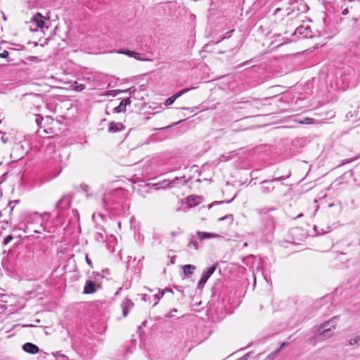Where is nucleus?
<instances>
[{
    "label": "nucleus",
    "mask_w": 360,
    "mask_h": 360,
    "mask_svg": "<svg viewBox=\"0 0 360 360\" xmlns=\"http://www.w3.org/2000/svg\"><path fill=\"white\" fill-rule=\"evenodd\" d=\"M335 318H333L330 320L322 323L317 329L316 338L319 341H322L333 336V333L331 330L335 328Z\"/></svg>",
    "instance_id": "obj_1"
},
{
    "label": "nucleus",
    "mask_w": 360,
    "mask_h": 360,
    "mask_svg": "<svg viewBox=\"0 0 360 360\" xmlns=\"http://www.w3.org/2000/svg\"><path fill=\"white\" fill-rule=\"evenodd\" d=\"M217 237H218V235L216 233H210L198 231H196V236L193 234L190 236L187 246L189 248H193L194 250H197L200 247L198 240L202 241L205 239Z\"/></svg>",
    "instance_id": "obj_2"
},
{
    "label": "nucleus",
    "mask_w": 360,
    "mask_h": 360,
    "mask_svg": "<svg viewBox=\"0 0 360 360\" xmlns=\"http://www.w3.org/2000/svg\"><path fill=\"white\" fill-rule=\"evenodd\" d=\"M71 204L70 195L63 196L56 205V209L63 211L70 207Z\"/></svg>",
    "instance_id": "obj_3"
},
{
    "label": "nucleus",
    "mask_w": 360,
    "mask_h": 360,
    "mask_svg": "<svg viewBox=\"0 0 360 360\" xmlns=\"http://www.w3.org/2000/svg\"><path fill=\"white\" fill-rule=\"evenodd\" d=\"M46 18L43 16L40 13H37L32 17V20L36 24V25L42 29L44 27L48 28L47 26L45 25V20Z\"/></svg>",
    "instance_id": "obj_4"
},
{
    "label": "nucleus",
    "mask_w": 360,
    "mask_h": 360,
    "mask_svg": "<svg viewBox=\"0 0 360 360\" xmlns=\"http://www.w3.org/2000/svg\"><path fill=\"white\" fill-rule=\"evenodd\" d=\"M179 180V177H176L173 180L165 179L162 181L155 184L154 186H158L156 189L169 188L172 187V184L175 183L176 181H178Z\"/></svg>",
    "instance_id": "obj_5"
},
{
    "label": "nucleus",
    "mask_w": 360,
    "mask_h": 360,
    "mask_svg": "<svg viewBox=\"0 0 360 360\" xmlns=\"http://www.w3.org/2000/svg\"><path fill=\"white\" fill-rule=\"evenodd\" d=\"M130 104H131L130 98L123 99L121 101L119 105L113 109V112H115V113L124 112L126 111L127 105H130Z\"/></svg>",
    "instance_id": "obj_6"
},
{
    "label": "nucleus",
    "mask_w": 360,
    "mask_h": 360,
    "mask_svg": "<svg viewBox=\"0 0 360 360\" xmlns=\"http://www.w3.org/2000/svg\"><path fill=\"white\" fill-rule=\"evenodd\" d=\"M134 303L131 300L125 299L124 301L122 302L121 307L122 308V315L124 317L127 316L130 309L133 307Z\"/></svg>",
    "instance_id": "obj_7"
},
{
    "label": "nucleus",
    "mask_w": 360,
    "mask_h": 360,
    "mask_svg": "<svg viewBox=\"0 0 360 360\" xmlns=\"http://www.w3.org/2000/svg\"><path fill=\"white\" fill-rule=\"evenodd\" d=\"M96 291V283L91 280H87L85 283L83 292L84 294H93Z\"/></svg>",
    "instance_id": "obj_8"
},
{
    "label": "nucleus",
    "mask_w": 360,
    "mask_h": 360,
    "mask_svg": "<svg viewBox=\"0 0 360 360\" xmlns=\"http://www.w3.org/2000/svg\"><path fill=\"white\" fill-rule=\"evenodd\" d=\"M23 350L29 354H37L39 352V348L34 344L31 342H27L22 346Z\"/></svg>",
    "instance_id": "obj_9"
},
{
    "label": "nucleus",
    "mask_w": 360,
    "mask_h": 360,
    "mask_svg": "<svg viewBox=\"0 0 360 360\" xmlns=\"http://www.w3.org/2000/svg\"><path fill=\"white\" fill-rule=\"evenodd\" d=\"M281 179H283V176L275 178L271 181H264L262 182L263 184H268L269 185H267V186H262L261 187L262 192L263 193H269L271 192L274 190V186L271 185V182L274 181H280Z\"/></svg>",
    "instance_id": "obj_10"
},
{
    "label": "nucleus",
    "mask_w": 360,
    "mask_h": 360,
    "mask_svg": "<svg viewBox=\"0 0 360 360\" xmlns=\"http://www.w3.org/2000/svg\"><path fill=\"white\" fill-rule=\"evenodd\" d=\"M124 128V126L121 122H111L109 124L108 130L110 132H118L122 130Z\"/></svg>",
    "instance_id": "obj_11"
},
{
    "label": "nucleus",
    "mask_w": 360,
    "mask_h": 360,
    "mask_svg": "<svg viewBox=\"0 0 360 360\" xmlns=\"http://www.w3.org/2000/svg\"><path fill=\"white\" fill-rule=\"evenodd\" d=\"M218 266V264L216 263L212 266H210L208 269H206L203 271L202 277L204 278L206 280H208L210 277L213 274V273L215 271L217 267Z\"/></svg>",
    "instance_id": "obj_12"
},
{
    "label": "nucleus",
    "mask_w": 360,
    "mask_h": 360,
    "mask_svg": "<svg viewBox=\"0 0 360 360\" xmlns=\"http://www.w3.org/2000/svg\"><path fill=\"white\" fill-rule=\"evenodd\" d=\"M37 220L40 222V225L38 229H34L32 227V224H28L27 229L32 230L34 233H41L42 231H45V227L41 223L42 216L37 217Z\"/></svg>",
    "instance_id": "obj_13"
},
{
    "label": "nucleus",
    "mask_w": 360,
    "mask_h": 360,
    "mask_svg": "<svg viewBox=\"0 0 360 360\" xmlns=\"http://www.w3.org/2000/svg\"><path fill=\"white\" fill-rule=\"evenodd\" d=\"M195 269L196 267L194 265L186 264L183 266V272L186 276L189 277L193 274Z\"/></svg>",
    "instance_id": "obj_14"
},
{
    "label": "nucleus",
    "mask_w": 360,
    "mask_h": 360,
    "mask_svg": "<svg viewBox=\"0 0 360 360\" xmlns=\"http://www.w3.org/2000/svg\"><path fill=\"white\" fill-rule=\"evenodd\" d=\"M348 345L350 346L360 345V335H355L350 338L348 341Z\"/></svg>",
    "instance_id": "obj_15"
},
{
    "label": "nucleus",
    "mask_w": 360,
    "mask_h": 360,
    "mask_svg": "<svg viewBox=\"0 0 360 360\" xmlns=\"http://www.w3.org/2000/svg\"><path fill=\"white\" fill-rule=\"evenodd\" d=\"M309 27H304L303 26H300L296 30V33L304 34L305 37H310L311 36L308 35V30Z\"/></svg>",
    "instance_id": "obj_16"
},
{
    "label": "nucleus",
    "mask_w": 360,
    "mask_h": 360,
    "mask_svg": "<svg viewBox=\"0 0 360 360\" xmlns=\"http://www.w3.org/2000/svg\"><path fill=\"white\" fill-rule=\"evenodd\" d=\"M72 88L76 91H82L85 89V85L83 84H79L77 82H74L73 84H72Z\"/></svg>",
    "instance_id": "obj_17"
},
{
    "label": "nucleus",
    "mask_w": 360,
    "mask_h": 360,
    "mask_svg": "<svg viewBox=\"0 0 360 360\" xmlns=\"http://www.w3.org/2000/svg\"><path fill=\"white\" fill-rule=\"evenodd\" d=\"M117 53L127 55L129 57H131V58H133L134 55H136V51H130L128 49H120V51H117Z\"/></svg>",
    "instance_id": "obj_18"
},
{
    "label": "nucleus",
    "mask_w": 360,
    "mask_h": 360,
    "mask_svg": "<svg viewBox=\"0 0 360 360\" xmlns=\"http://www.w3.org/2000/svg\"><path fill=\"white\" fill-rule=\"evenodd\" d=\"M179 98V95H176V94H174L172 96H171V97L168 98L165 101V105H167V106H168V105H170L173 104V103L175 101V100H176V98Z\"/></svg>",
    "instance_id": "obj_19"
},
{
    "label": "nucleus",
    "mask_w": 360,
    "mask_h": 360,
    "mask_svg": "<svg viewBox=\"0 0 360 360\" xmlns=\"http://www.w3.org/2000/svg\"><path fill=\"white\" fill-rule=\"evenodd\" d=\"M227 220L229 221V224H231L233 221V216L232 214H226L224 217H220L219 221H224Z\"/></svg>",
    "instance_id": "obj_20"
},
{
    "label": "nucleus",
    "mask_w": 360,
    "mask_h": 360,
    "mask_svg": "<svg viewBox=\"0 0 360 360\" xmlns=\"http://www.w3.org/2000/svg\"><path fill=\"white\" fill-rule=\"evenodd\" d=\"M133 58L137 60H141V61H151L152 60L151 59L142 57L141 54L138 52H136V55H134Z\"/></svg>",
    "instance_id": "obj_21"
},
{
    "label": "nucleus",
    "mask_w": 360,
    "mask_h": 360,
    "mask_svg": "<svg viewBox=\"0 0 360 360\" xmlns=\"http://www.w3.org/2000/svg\"><path fill=\"white\" fill-rule=\"evenodd\" d=\"M276 209L274 207H269V208L264 207V208H262L260 210H257V212L260 214H267L269 212L274 211Z\"/></svg>",
    "instance_id": "obj_22"
},
{
    "label": "nucleus",
    "mask_w": 360,
    "mask_h": 360,
    "mask_svg": "<svg viewBox=\"0 0 360 360\" xmlns=\"http://www.w3.org/2000/svg\"><path fill=\"white\" fill-rule=\"evenodd\" d=\"M164 294H165V290H162V291L159 290L158 293L153 296L154 299L155 300V302L154 305H156L158 304L159 300H160L163 297Z\"/></svg>",
    "instance_id": "obj_23"
},
{
    "label": "nucleus",
    "mask_w": 360,
    "mask_h": 360,
    "mask_svg": "<svg viewBox=\"0 0 360 360\" xmlns=\"http://www.w3.org/2000/svg\"><path fill=\"white\" fill-rule=\"evenodd\" d=\"M183 178H184V177H182V178H181V177H180V178H179V179H180V180H179V181H176L175 183L172 184V187H174V186H179L180 185H181V186H184V185H186V184H187V181H186V180H185V181H182V179H183Z\"/></svg>",
    "instance_id": "obj_24"
},
{
    "label": "nucleus",
    "mask_w": 360,
    "mask_h": 360,
    "mask_svg": "<svg viewBox=\"0 0 360 360\" xmlns=\"http://www.w3.org/2000/svg\"><path fill=\"white\" fill-rule=\"evenodd\" d=\"M207 281V280H206L204 278L201 277V278L200 279V281H199V282L198 283V288L202 290L204 288V286H205V285Z\"/></svg>",
    "instance_id": "obj_25"
},
{
    "label": "nucleus",
    "mask_w": 360,
    "mask_h": 360,
    "mask_svg": "<svg viewBox=\"0 0 360 360\" xmlns=\"http://www.w3.org/2000/svg\"><path fill=\"white\" fill-rule=\"evenodd\" d=\"M13 239V237L11 236V235H8L4 239V242H3V244L4 245H7Z\"/></svg>",
    "instance_id": "obj_26"
},
{
    "label": "nucleus",
    "mask_w": 360,
    "mask_h": 360,
    "mask_svg": "<svg viewBox=\"0 0 360 360\" xmlns=\"http://www.w3.org/2000/svg\"><path fill=\"white\" fill-rule=\"evenodd\" d=\"M18 202H19L18 200L9 202L8 206L11 207V212L13 211L14 206L15 205H17Z\"/></svg>",
    "instance_id": "obj_27"
},
{
    "label": "nucleus",
    "mask_w": 360,
    "mask_h": 360,
    "mask_svg": "<svg viewBox=\"0 0 360 360\" xmlns=\"http://www.w3.org/2000/svg\"><path fill=\"white\" fill-rule=\"evenodd\" d=\"M42 120H43V117H41L40 115H37V117L35 118V122L38 126H39L41 124Z\"/></svg>",
    "instance_id": "obj_28"
},
{
    "label": "nucleus",
    "mask_w": 360,
    "mask_h": 360,
    "mask_svg": "<svg viewBox=\"0 0 360 360\" xmlns=\"http://www.w3.org/2000/svg\"><path fill=\"white\" fill-rule=\"evenodd\" d=\"M9 53L7 51H4L2 53H0V58H6L8 56Z\"/></svg>",
    "instance_id": "obj_29"
},
{
    "label": "nucleus",
    "mask_w": 360,
    "mask_h": 360,
    "mask_svg": "<svg viewBox=\"0 0 360 360\" xmlns=\"http://www.w3.org/2000/svg\"><path fill=\"white\" fill-rule=\"evenodd\" d=\"M189 91V89H184L177 93H176V95H179V97L184 94L185 93L188 92Z\"/></svg>",
    "instance_id": "obj_30"
},
{
    "label": "nucleus",
    "mask_w": 360,
    "mask_h": 360,
    "mask_svg": "<svg viewBox=\"0 0 360 360\" xmlns=\"http://www.w3.org/2000/svg\"><path fill=\"white\" fill-rule=\"evenodd\" d=\"M189 91V89H184L177 93H176V95H179V97L184 94L185 93L188 92Z\"/></svg>",
    "instance_id": "obj_31"
},
{
    "label": "nucleus",
    "mask_w": 360,
    "mask_h": 360,
    "mask_svg": "<svg viewBox=\"0 0 360 360\" xmlns=\"http://www.w3.org/2000/svg\"><path fill=\"white\" fill-rule=\"evenodd\" d=\"M233 31V30H232V31H231V32H227V33H226V34H229V35H225V36L222 37L221 38V39H220V40H219V41H217V44L219 43L221 40H223V39H226V38H229V37H231V35H230L229 34H230L231 32H232Z\"/></svg>",
    "instance_id": "obj_32"
},
{
    "label": "nucleus",
    "mask_w": 360,
    "mask_h": 360,
    "mask_svg": "<svg viewBox=\"0 0 360 360\" xmlns=\"http://www.w3.org/2000/svg\"><path fill=\"white\" fill-rule=\"evenodd\" d=\"M86 263L92 267V262H91V260L88 257L87 255H86Z\"/></svg>",
    "instance_id": "obj_33"
},
{
    "label": "nucleus",
    "mask_w": 360,
    "mask_h": 360,
    "mask_svg": "<svg viewBox=\"0 0 360 360\" xmlns=\"http://www.w3.org/2000/svg\"><path fill=\"white\" fill-rule=\"evenodd\" d=\"M115 91H112V90H110L107 94L108 95H112V96H116L117 94H114Z\"/></svg>",
    "instance_id": "obj_34"
},
{
    "label": "nucleus",
    "mask_w": 360,
    "mask_h": 360,
    "mask_svg": "<svg viewBox=\"0 0 360 360\" xmlns=\"http://www.w3.org/2000/svg\"><path fill=\"white\" fill-rule=\"evenodd\" d=\"M146 323H147V321H144L142 323H141V326H139V329H141V328L142 326H146Z\"/></svg>",
    "instance_id": "obj_35"
},
{
    "label": "nucleus",
    "mask_w": 360,
    "mask_h": 360,
    "mask_svg": "<svg viewBox=\"0 0 360 360\" xmlns=\"http://www.w3.org/2000/svg\"><path fill=\"white\" fill-rule=\"evenodd\" d=\"M238 360H248V357H247V355L241 357L240 359H239Z\"/></svg>",
    "instance_id": "obj_36"
},
{
    "label": "nucleus",
    "mask_w": 360,
    "mask_h": 360,
    "mask_svg": "<svg viewBox=\"0 0 360 360\" xmlns=\"http://www.w3.org/2000/svg\"><path fill=\"white\" fill-rule=\"evenodd\" d=\"M171 235H172V237H174L176 235V233L174 231H172L171 233Z\"/></svg>",
    "instance_id": "obj_37"
},
{
    "label": "nucleus",
    "mask_w": 360,
    "mask_h": 360,
    "mask_svg": "<svg viewBox=\"0 0 360 360\" xmlns=\"http://www.w3.org/2000/svg\"><path fill=\"white\" fill-rule=\"evenodd\" d=\"M288 345V343H287V342H283V343H282V345H281V347H284V346H285V345Z\"/></svg>",
    "instance_id": "obj_38"
},
{
    "label": "nucleus",
    "mask_w": 360,
    "mask_h": 360,
    "mask_svg": "<svg viewBox=\"0 0 360 360\" xmlns=\"http://www.w3.org/2000/svg\"><path fill=\"white\" fill-rule=\"evenodd\" d=\"M3 18H4V20H6V17L4 13H3Z\"/></svg>",
    "instance_id": "obj_39"
},
{
    "label": "nucleus",
    "mask_w": 360,
    "mask_h": 360,
    "mask_svg": "<svg viewBox=\"0 0 360 360\" xmlns=\"http://www.w3.org/2000/svg\"><path fill=\"white\" fill-rule=\"evenodd\" d=\"M302 216H303V214H299V215L297 217V218H300V217H302Z\"/></svg>",
    "instance_id": "obj_40"
},
{
    "label": "nucleus",
    "mask_w": 360,
    "mask_h": 360,
    "mask_svg": "<svg viewBox=\"0 0 360 360\" xmlns=\"http://www.w3.org/2000/svg\"><path fill=\"white\" fill-rule=\"evenodd\" d=\"M146 297H147V295H144V296H143V300H144L145 301H146Z\"/></svg>",
    "instance_id": "obj_41"
},
{
    "label": "nucleus",
    "mask_w": 360,
    "mask_h": 360,
    "mask_svg": "<svg viewBox=\"0 0 360 360\" xmlns=\"http://www.w3.org/2000/svg\"><path fill=\"white\" fill-rule=\"evenodd\" d=\"M280 349H281V348L278 349L276 351V353H277V352H278L280 351Z\"/></svg>",
    "instance_id": "obj_42"
},
{
    "label": "nucleus",
    "mask_w": 360,
    "mask_h": 360,
    "mask_svg": "<svg viewBox=\"0 0 360 360\" xmlns=\"http://www.w3.org/2000/svg\"><path fill=\"white\" fill-rule=\"evenodd\" d=\"M44 131L45 133H46V134L48 133V131H47V130H46V129H44Z\"/></svg>",
    "instance_id": "obj_43"
}]
</instances>
